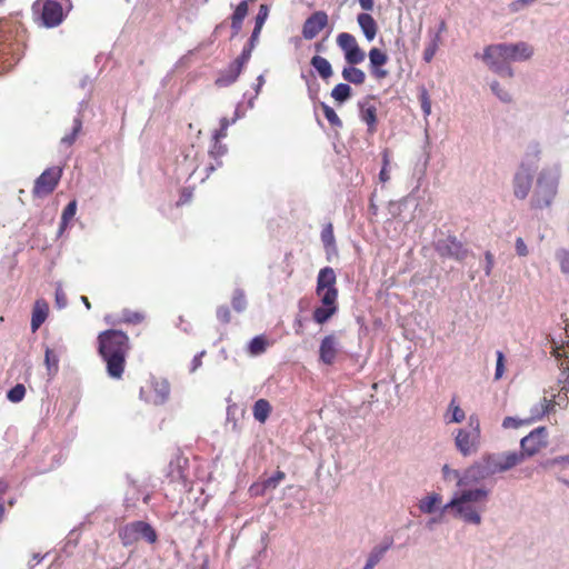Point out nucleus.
Segmentation results:
<instances>
[{
	"label": "nucleus",
	"instance_id": "obj_1",
	"mask_svg": "<svg viewBox=\"0 0 569 569\" xmlns=\"http://www.w3.org/2000/svg\"><path fill=\"white\" fill-rule=\"evenodd\" d=\"M489 498V490L485 487L460 489L441 508V512H449L453 518L472 526H480L482 513Z\"/></svg>",
	"mask_w": 569,
	"mask_h": 569
},
{
	"label": "nucleus",
	"instance_id": "obj_2",
	"mask_svg": "<svg viewBox=\"0 0 569 569\" xmlns=\"http://www.w3.org/2000/svg\"><path fill=\"white\" fill-rule=\"evenodd\" d=\"M533 56V48L527 42L497 43L485 48L482 60L490 70L501 77L512 78L511 62H523Z\"/></svg>",
	"mask_w": 569,
	"mask_h": 569
},
{
	"label": "nucleus",
	"instance_id": "obj_3",
	"mask_svg": "<svg viewBox=\"0 0 569 569\" xmlns=\"http://www.w3.org/2000/svg\"><path fill=\"white\" fill-rule=\"evenodd\" d=\"M99 353L107 363V372L113 379L122 377L129 338L120 330H107L99 335Z\"/></svg>",
	"mask_w": 569,
	"mask_h": 569
},
{
	"label": "nucleus",
	"instance_id": "obj_4",
	"mask_svg": "<svg viewBox=\"0 0 569 569\" xmlns=\"http://www.w3.org/2000/svg\"><path fill=\"white\" fill-rule=\"evenodd\" d=\"M560 179L561 164L559 162L546 164L537 176L531 206L537 209L550 207L558 193Z\"/></svg>",
	"mask_w": 569,
	"mask_h": 569
},
{
	"label": "nucleus",
	"instance_id": "obj_5",
	"mask_svg": "<svg viewBox=\"0 0 569 569\" xmlns=\"http://www.w3.org/2000/svg\"><path fill=\"white\" fill-rule=\"evenodd\" d=\"M455 447L462 457L478 452L481 446L480 421L477 415L468 419V428H458L452 432Z\"/></svg>",
	"mask_w": 569,
	"mask_h": 569
},
{
	"label": "nucleus",
	"instance_id": "obj_6",
	"mask_svg": "<svg viewBox=\"0 0 569 569\" xmlns=\"http://www.w3.org/2000/svg\"><path fill=\"white\" fill-rule=\"evenodd\" d=\"M546 347L550 353L560 362L563 372L568 371L566 385L563 388L569 389V331L567 327L559 328L557 331L549 332L546 336Z\"/></svg>",
	"mask_w": 569,
	"mask_h": 569
},
{
	"label": "nucleus",
	"instance_id": "obj_7",
	"mask_svg": "<svg viewBox=\"0 0 569 569\" xmlns=\"http://www.w3.org/2000/svg\"><path fill=\"white\" fill-rule=\"evenodd\" d=\"M119 538L124 547L134 545L140 540L148 543H154L158 540V535L150 523L146 521H132L119 530Z\"/></svg>",
	"mask_w": 569,
	"mask_h": 569
},
{
	"label": "nucleus",
	"instance_id": "obj_8",
	"mask_svg": "<svg viewBox=\"0 0 569 569\" xmlns=\"http://www.w3.org/2000/svg\"><path fill=\"white\" fill-rule=\"evenodd\" d=\"M18 28L16 24L0 21V60L9 62V56L18 61L20 44L17 40Z\"/></svg>",
	"mask_w": 569,
	"mask_h": 569
},
{
	"label": "nucleus",
	"instance_id": "obj_9",
	"mask_svg": "<svg viewBox=\"0 0 569 569\" xmlns=\"http://www.w3.org/2000/svg\"><path fill=\"white\" fill-rule=\"evenodd\" d=\"M490 475L506 472L525 461V453L507 451L483 457Z\"/></svg>",
	"mask_w": 569,
	"mask_h": 569
},
{
	"label": "nucleus",
	"instance_id": "obj_10",
	"mask_svg": "<svg viewBox=\"0 0 569 569\" xmlns=\"http://www.w3.org/2000/svg\"><path fill=\"white\" fill-rule=\"evenodd\" d=\"M337 46L341 49L348 64L357 66L366 59V52L359 47L353 34L341 32L337 36Z\"/></svg>",
	"mask_w": 569,
	"mask_h": 569
},
{
	"label": "nucleus",
	"instance_id": "obj_11",
	"mask_svg": "<svg viewBox=\"0 0 569 569\" xmlns=\"http://www.w3.org/2000/svg\"><path fill=\"white\" fill-rule=\"evenodd\" d=\"M62 167H51L46 169L34 181L32 193L34 197L48 196L58 186L61 176Z\"/></svg>",
	"mask_w": 569,
	"mask_h": 569
},
{
	"label": "nucleus",
	"instance_id": "obj_12",
	"mask_svg": "<svg viewBox=\"0 0 569 569\" xmlns=\"http://www.w3.org/2000/svg\"><path fill=\"white\" fill-rule=\"evenodd\" d=\"M548 432L546 427H538L520 441V453H525V459L536 455L541 448L547 446Z\"/></svg>",
	"mask_w": 569,
	"mask_h": 569
},
{
	"label": "nucleus",
	"instance_id": "obj_13",
	"mask_svg": "<svg viewBox=\"0 0 569 569\" xmlns=\"http://www.w3.org/2000/svg\"><path fill=\"white\" fill-rule=\"evenodd\" d=\"M490 476L487 463L485 459H482L480 462L471 465L462 472L461 478H459V488L470 489L469 487L487 479Z\"/></svg>",
	"mask_w": 569,
	"mask_h": 569
},
{
	"label": "nucleus",
	"instance_id": "obj_14",
	"mask_svg": "<svg viewBox=\"0 0 569 569\" xmlns=\"http://www.w3.org/2000/svg\"><path fill=\"white\" fill-rule=\"evenodd\" d=\"M328 24V14L325 11H316L303 23L302 36L306 40L316 38Z\"/></svg>",
	"mask_w": 569,
	"mask_h": 569
},
{
	"label": "nucleus",
	"instance_id": "obj_15",
	"mask_svg": "<svg viewBox=\"0 0 569 569\" xmlns=\"http://www.w3.org/2000/svg\"><path fill=\"white\" fill-rule=\"evenodd\" d=\"M64 18L61 3L57 0H46L42 6L41 19L46 27L53 28L59 26Z\"/></svg>",
	"mask_w": 569,
	"mask_h": 569
},
{
	"label": "nucleus",
	"instance_id": "obj_16",
	"mask_svg": "<svg viewBox=\"0 0 569 569\" xmlns=\"http://www.w3.org/2000/svg\"><path fill=\"white\" fill-rule=\"evenodd\" d=\"M532 174L533 171L518 167L512 180L513 194L517 199L523 200L528 197L532 187Z\"/></svg>",
	"mask_w": 569,
	"mask_h": 569
},
{
	"label": "nucleus",
	"instance_id": "obj_17",
	"mask_svg": "<svg viewBox=\"0 0 569 569\" xmlns=\"http://www.w3.org/2000/svg\"><path fill=\"white\" fill-rule=\"evenodd\" d=\"M336 273L330 267L322 268L317 278L316 293L319 298L333 291L335 298H338V290L336 288Z\"/></svg>",
	"mask_w": 569,
	"mask_h": 569
},
{
	"label": "nucleus",
	"instance_id": "obj_18",
	"mask_svg": "<svg viewBox=\"0 0 569 569\" xmlns=\"http://www.w3.org/2000/svg\"><path fill=\"white\" fill-rule=\"evenodd\" d=\"M337 299L338 298H335L333 291L330 293L327 292L323 298H320L321 306L313 311V320L317 323L323 325L337 312Z\"/></svg>",
	"mask_w": 569,
	"mask_h": 569
},
{
	"label": "nucleus",
	"instance_id": "obj_19",
	"mask_svg": "<svg viewBox=\"0 0 569 569\" xmlns=\"http://www.w3.org/2000/svg\"><path fill=\"white\" fill-rule=\"evenodd\" d=\"M340 351V342L335 335L326 336L319 347V359L325 365H332Z\"/></svg>",
	"mask_w": 569,
	"mask_h": 569
},
{
	"label": "nucleus",
	"instance_id": "obj_20",
	"mask_svg": "<svg viewBox=\"0 0 569 569\" xmlns=\"http://www.w3.org/2000/svg\"><path fill=\"white\" fill-rule=\"evenodd\" d=\"M359 117L367 124V132L373 134L377 131V107L371 99L359 102Z\"/></svg>",
	"mask_w": 569,
	"mask_h": 569
},
{
	"label": "nucleus",
	"instance_id": "obj_21",
	"mask_svg": "<svg viewBox=\"0 0 569 569\" xmlns=\"http://www.w3.org/2000/svg\"><path fill=\"white\" fill-rule=\"evenodd\" d=\"M437 249L441 256L453 258L456 260H462L467 257V249H465L461 242L455 238H448L440 241Z\"/></svg>",
	"mask_w": 569,
	"mask_h": 569
},
{
	"label": "nucleus",
	"instance_id": "obj_22",
	"mask_svg": "<svg viewBox=\"0 0 569 569\" xmlns=\"http://www.w3.org/2000/svg\"><path fill=\"white\" fill-rule=\"evenodd\" d=\"M393 539L385 537L378 545H376L369 552L365 569H373L391 549Z\"/></svg>",
	"mask_w": 569,
	"mask_h": 569
},
{
	"label": "nucleus",
	"instance_id": "obj_23",
	"mask_svg": "<svg viewBox=\"0 0 569 569\" xmlns=\"http://www.w3.org/2000/svg\"><path fill=\"white\" fill-rule=\"evenodd\" d=\"M247 62L242 61L239 57L232 61L227 69H224L220 76L216 80V84L218 87H228L232 84L238 77L240 76L244 64Z\"/></svg>",
	"mask_w": 569,
	"mask_h": 569
},
{
	"label": "nucleus",
	"instance_id": "obj_24",
	"mask_svg": "<svg viewBox=\"0 0 569 569\" xmlns=\"http://www.w3.org/2000/svg\"><path fill=\"white\" fill-rule=\"evenodd\" d=\"M542 154V148L539 142H530L523 153L522 160L519 164L520 168L535 171Z\"/></svg>",
	"mask_w": 569,
	"mask_h": 569
},
{
	"label": "nucleus",
	"instance_id": "obj_25",
	"mask_svg": "<svg viewBox=\"0 0 569 569\" xmlns=\"http://www.w3.org/2000/svg\"><path fill=\"white\" fill-rule=\"evenodd\" d=\"M368 56L372 76L377 79L386 78L388 72L381 69V67L387 63L388 56L378 48H372Z\"/></svg>",
	"mask_w": 569,
	"mask_h": 569
},
{
	"label": "nucleus",
	"instance_id": "obj_26",
	"mask_svg": "<svg viewBox=\"0 0 569 569\" xmlns=\"http://www.w3.org/2000/svg\"><path fill=\"white\" fill-rule=\"evenodd\" d=\"M283 471L278 470L273 476L264 479L261 483L251 486L250 490L253 495H263L268 490H273L284 479Z\"/></svg>",
	"mask_w": 569,
	"mask_h": 569
},
{
	"label": "nucleus",
	"instance_id": "obj_27",
	"mask_svg": "<svg viewBox=\"0 0 569 569\" xmlns=\"http://www.w3.org/2000/svg\"><path fill=\"white\" fill-rule=\"evenodd\" d=\"M357 22L368 41H372L377 36V22L369 13H359Z\"/></svg>",
	"mask_w": 569,
	"mask_h": 569
},
{
	"label": "nucleus",
	"instance_id": "obj_28",
	"mask_svg": "<svg viewBox=\"0 0 569 569\" xmlns=\"http://www.w3.org/2000/svg\"><path fill=\"white\" fill-rule=\"evenodd\" d=\"M321 241L326 250L327 259L331 260L333 256L336 257L338 254L336 238L333 234V227L331 223H328L322 228Z\"/></svg>",
	"mask_w": 569,
	"mask_h": 569
},
{
	"label": "nucleus",
	"instance_id": "obj_29",
	"mask_svg": "<svg viewBox=\"0 0 569 569\" xmlns=\"http://www.w3.org/2000/svg\"><path fill=\"white\" fill-rule=\"evenodd\" d=\"M49 312V306L44 300H37L33 310H32V318H31V330L32 332H36L41 325L46 321Z\"/></svg>",
	"mask_w": 569,
	"mask_h": 569
},
{
	"label": "nucleus",
	"instance_id": "obj_30",
	"mask_svg": "<svg viewBox=\"0 0 569 569\" xmlns=\"http://www.w3.org/2000/svg\"><path fill=\"white\" fill-rule=\"evenodd\" d=\"M441 501L442 497L437 492H432L419 501L418 508L422 513L430 515L439 508Z\"/></svg>",
	"mask_w": 569,
	"mask_h": 569
},
{
	"label": "nucleus",
	"instance_id": "obj_31",
	"mask_svg": "<svg viewBox=\"0 0 569 569\" xmlns=\"http://www.w3.org/2000/svg\"><path fill=\"white\" fill-rule=\"evenodd\" d=\"M310 64L323 80H328L333 74L331 63L321 56H313Z\"/></svg>",
	"mask_w": 569,
	"mask_h": 569
},
{
	"label": "nucleus",
	"instance_id": "obj_32",
	"mask_svg": "<svg viewBox=\"0 0 569 569\" xmlns=\"http://www.w3.org/2000/svg\"><path fill=\"white\" fill-rule=\"evenodd\" d=\"M60 352L47 347L44 350V365L49 378H53L59 371Z\"/></svg>",
	"mask_w": 569,
	"mask_h": 569
},
{
	"label": "nucleus",
	"instance_id": "obj_33",
	"mask_svg": "<svg viewBox=\"0 0 569 569\" xmlns=\"http://www.w3.org/2000/svg\"><path fill=\"white\" fill-rule=\"evenodd\" d=\"M341 74L346 81L357 86H360L366 81V73L361 69L356 68V66L349 64L345 67Z\"/></svg>",
	"mask_w": 569,
	"mask_h": 569
},
{
	"label": "nucleus",
	"instance_id": "obj_34",
	"mask_svg": "<svg viewBox=\"0 0 569 569\" xmlns=\"http://www.w3.org/2000/svg\"><path fill=\"white\" fill-rule=\"evenodd\" d=\"M466 419V413L462 408L452 399L448 406L445 415V421L447 423H460Z\"/></svg>",
	"mask_w": 569,
	"mask_h": 569
},
{
	"label": "nucleus",
	"instance_id": "obj_35",
	"mask_svg": "<svg viewBox=\"0 0 569 569\" xmlns=\"http://www.w3.org/2000/svg\"><path fill=\"white\" fill-rule=\"evenodd\" d=\"M252 411L254 419L260 423H263L271 412V406L268 400L259 399L254 402Z\"/></svg>",
	"mask_w": 569,
	"mask_h": 569
},
{
	"label": "nucleus",
	"instance_id": "obj_36",
	"mask_svg": "<svg viewBox=\"0 0 569 569\" xmlns=\"http://www.w3.org/2000/svg\"><path fill=\"white\" fill-rule=\"evenodd\" d=\"M153 392L151 401L154 405H162L169 397L170 387L167 381H158L153 385Z\"/></svg>",
	"mask_w": 569,
	"mask_h": 569
},
{
	"label": "nucleus",
	"instance_id": "obj_37",
	"mask_svg": "<svg viewBox=\"0 0 569 569\" xmlns=\"http://www.w3.org/2000/svg\"><path fill=\"white\" fill-rule=\"evenodd\" d=\"M82 130V121L80 118L73 120V126L70 133L64 134L60 140V147L70 148Z\"/></svg>",
	"mask_w": 569,
	"mask_h": 569
},
{
	"label": "nucleus",
	"instance_id": "obj_38",
	"mask_svg": "<svg viewBox=\"0 0 569 569\" xmlns=\"http://www.w3.org/2000/svg\"><path fill=\"white\" fill-rule=\"evenodd\" d=\"M77 212V201H70L62 211L61 222L59 227V233L61 234L68 227L69 221L74 217Z\"/></svg>",
	"mask_w": 569,
	"mask_h": 569
},
{
	"label": "nucleus",
	"instance_id": "obj_39",
	"mask_svg": "<svg viewBox=\"0 0 569 569\" xmlns=\"http://www.w3.org/2000/svg\"><path fill=\"white\" fill-rule=\"evenodd\" d=\"M269 346V342L266 340L262 336H257L249 342L248 351L251 356H259L262 355L267 347Z\"/></svg>",
	"mask_w": 569,
	"mask_h": 569
},
{
	"label": "nucleus",
	"instance_id": "obj_40",
	"mask_svg": "<svg viewBox=\"0 0 569 569\" xmlns=\"http://www.w3.org/2000/svg\"><path fill=\"white\" fill-rule=\"evenodd\" d=\"M331 97L339 103L346 102L351 97V88L347 83H338L331 91Z\"/></svg>",
	"mask_w": 569,
	"mask_h": 569
},
{
	"label": "nucleus",
	"instance_id": "obj_41",
	"mask_svg": "<svg viewBox=\"0 0 569 569\" xmlns=\"http://www.w3.org/2000/svg\"><path fill=\"white\" fill-rule=\"evenodd\" d=\"M551 406V402L547 401L546 398L542 399L540 402H538L531 408V416L530 418L527 419L528 422L530 423L535 420L542 418L549 411Z\"/></svg>",
	"mask_w": 569,
	"mask_h": 569
},
{
	"label": "nucleus",
	"instance_id": "obj_42",
	"mask_svg": "<svg viewBox=\"0 0 569 569\" xmlns=\"http://www.w3.org/2000/svg\"><path fill=\"white\" fill-rule=\"evenodd\" d=\"M439 44H440L439 33H431V39L423 51V60L426 62H430L433 59V57L439 48Z\"/></svg>",
	"mask_w": 569,
	"mask_h": 569
},
{
	"label": "nucleus",
	"instance_id": "obj_43",
	"mask_svg": "<svg viewBox=\"0 0 569 569\" xmlns=\"http://www.w3.org/2000/svg\"><path fill=\"white\" fill-rule=\"evenodd\" d=\"M259 36H260V31H257L253 29L248 44L243 48L241 54L239 56V58L242 61H246V62L249 61L252 50L254 49V47L257 46V43L259 41Z\"/></svg>",
	"mask_w": 569,
	"mask_h": 569
},
{
	"label": "nucleus",
	"instance_id": "obj_44",
	"mask_svg": "<svg viewBox=\"0 0 569 569\" xmlns=\"http://www.w3.org/2000/svg\"><path fill=\"white\" fill-rule=\"evenodd\" d=\"M490 89H491L492 93L501 102H505V103L511 102L512 97H511L510 92L507 89H505L498 81H492L490 83Z\"/></svg>",
	"mask_w": 569,
	"mask_h": 569
},
{
	"label": "nucleus",
	"instance_id": "obj_45",
	"mask_svg": "<svg viewBox=\"0 0 569 569\" xmlns=\"http://www.w3.org/2000/svg\"><path fill=\"white\" fill-rule=\"evenodd\" d=\"M556 259L559 262L561 272L569 274V249L557 250Z\"/></svg>",
	"mask_w": 569,
	"mask_h": 569
},
{
	"label": "nucleus",
	"instance_id": "obj_46",
	"mask_svg": "<svg viewBox=\"0 0 569 569\" xmlns=\"http://www.w3.org/2000/svg\"><path fill=\"white\" fill-rule=\"evenodd\" d=\"M269 16V8L267 4H260L259 11L254 19V30L260 31L262 30V27Z\"/></svg>",
	"mask_w": 569,
	"mask_h": 569
},
{
	"label": "nucleus",
	"instance_id": "obj_47",
	"mask_svg": "<svg viewBox=\"0 0 569 569\" xmlns=\"http://www.w3.org/2000/svg\"><path fill=\"white\" fill-rule=\"evenodd\" d=\"M322 110H323V114H325L326 119L328 120V122L331 126L338 127V128L342 127V121L340 120V118L338 117V114L331 107L322 103Z\"/></svg>",
	"mask_w": 569,
	"mask_h": 569
},
{
	"label": "nucleus",
	"instance_id": "obj_48",
	"mask_svg": "<svg viewBox=\"0 0 569 569\" xmlns=\"http://www.w3.org/2000/svg\"><path fill=\"white\" fill-rule=\"evenodd\" d=\"M24 395H26V388L23 385H16L13 388H11L8 393H7V398L11 401V402H20L23 398H24Z\"/></svg>",
	"mask_w": 569,
	"mask_h": 569
},
{
	"label": "nucleus",
	"instance_id": "obj_49",
	"mask_svg": "<svg viewBox=\"0 0 569 569\" xmlns=\"http://www.w3.org/2000/svg\"><path fill=\"white\" fill-rule=\"evenodd\" d=\"M247 307V300H246V297H244V293L242 290H236L234 293H233V297H232V308L238 311V312H241L246 309Z\"/></svg>",
	"mask_w": 569,
	"mask_h": 569
},
{
	"label": "nucleus",
	"instance_id": "obj_50",
	"mask_svg": "<svg viewBox=\"0 0 569 569\" xmlns=\"http://www.w3.org/2000/svg\"><path fill=\"white\" fill-rule=\"evenodd\" d=\"M419 100H420V106H421L423 116L426 118L429 117L431 114V101L429 98V93L425 88L421 89V91H420Z\"/></svg>",
	"mask_w": 569,
	"mask_h": 569
},
{
	"label": "nucleus",
	"instance_id": "obj_51",
	"mask_svg": "<svg viewBox=\"0 0 569 569\" xmlns=\"http://www.w3.org/2000/svg\"><path fill=\"white\" fill-rule=\"evenodd\" d=\"M462 472L459 470L450 468L448 465L442 467V477L446 481L455 480L457 487H459V478H461Z\"/></svg>",
	"mask_w": 569,
	"mask_h": 569
},
{
	"label": "nucleus",
	"instance_id": "obj_52",
	"mask_svg": "<svg viewBox=\"0 0 569 569\" xmlns=\"http://www.w3.org/2000/svg\"><path fill=\"white\" fill-rule=\"evenodd\" d=\"M496 355H497V362H496L495 380H499L502 378V376L505 373L506 359H505V355L502 351L498 350L496 352Z\"/></svg>",
	"mask_w": 569,
	"mask_h": 569
},
{
	"label": "nucleus",
	"instance_id": "obj_53",
	"mask_svg": "<svg viewBox=\"0 0 569 569\" xmlns=\"http://www.w3.org/2000/svg\"><path fill=\"white\" fill-rule=\"evenodd\" d=\"M143 320V316L139 312L131 311V310H123L122 311V321L127 323H139Z\"/></svg>",
	"mask_w": 569,
	"mask_h": 569
},
{
	"label": "nucleus",
	"instance_id": "obj_54",
	"mask_svg": "<svg viewBox=\"0 0 569 569\" xmlns=\"http://www.w3.org/2000/svg\"><path fill=\"white\" fill-rule=\"evenodd\" d=\"M56 307L58 309H63L67 307V296L61 287V283L57 284L56 293H54Z\"/></svg>",
	"mask_w": 569,
	"mask_h": 569
},
{
	"label": "nucleus",
	"instance_id": "obj_55",
	"mask_svg": "<svg viewBox=\"0 0 569 569\" xmlns=\"http://www.w3.org/2000/svg\"><path fill=\"white\" fill-rule=\"evenodd\" d=\"M527 423H529L527 419L521 420V419H518L515 417H506L502 421V427L506 429H509V428L516 429V428H519L520 426L527 425Z\"/></svg>",
	"mask_w": 569,
	"mask_h": 569
},
{
	"label": "nucleus",
	"instance_id": "obj_56",
	"mask_svg": "<svg viewBox=\"0 0 569 569\" xmlns=\"http://www.w3.org/2000/svg\"><path fill=\"white\" fill-rule=\"evenodd\" d=\"M515 249H516V253L519 257H527L529 254V249H528L525 240L520 237L517 238L515 241Z\"/></svg>",
	"mask_w": 569,
	"mask_h": 569
},
{
	"label": "nucleus",
	"instance_id": "obj_57",
	"mask_svg": "<svg viewBox=\"0 0 569 569\" xmlns=\"http://www.w3.org/2000/svg\"><path fill=\"white\" fill-rule=\"evenodd\" d=\"M247 13H248V3L246 1H241L237 6V8H236V10H234V12L232 14V18H234L237 20H242L243 21V19L246 18Z\"/></svg>",
	"mask_w": 569,
	"mask_h": 569
},
{
	"label": "nucleus",
	"instance_id": "obj_58",
	"mask_svg": "<svg viewBox=\"0 0 569 569\" xmlns=\"http://www.w3.org/2000/svg\"><path fill=\"white\" fill-rule=\"evenodd\" d=\"M493 266H495L493 254L490 251H487L485 253V267H483L486 276L491 274Z\"/></svg>",
	"mask_w": 569,
	"mask_h": 569
},
{
	"label": "nucleus",
	"instance_id": "obj_59",
	"mask_svg": "<svg viewBox=\"0 0 569 569\" xmlns=\"http://www.w3.org/2000/svg\"><path fill=\"white\" fill-rule=\"evenodd\" d=\"M217 318L219 321H221L223 323H228L230 321V311H229L228 307L220 306L217 309Z\"/></svg>",
	"mask_w": 569,
	"mask_h": 569
},
{
	"label": "nucleus",
	"instance_id": "obj_60",
	"mask_svg": "<svg viewBox=\"0 0 569 569\" xmlns=\"http://www.w3.org/2000/svg\"><path fill=\"white\" fill-rule=\"evenodd\" d=\"M226 151H227V148L223 144H220L219 141L218 142L214 141L213 146L210 150V154L217 159L218 157L223 156L226 153Z\"/></svg>",
	"mask_w": 569,
	"mask_h": 569
},
{
	"label": "nucleus",
	"instance_id": "obj_61",
	"mask_svg": "<svg viewBox=\"0 0 569 569\" xmlns=\"http://www.w3.org/2000/svg\"><path fill=\"white\" fill-rule=\"evenodd\" d=\"M549 463L552 466L566 465L569 467V455L555 457L549 461Z\"/></svg>",
	"mask_w": 569,
	"mask_h": 569
},
{
	"label": "nucleus",
	"instance_id": "obj_62",
	"mask_svg": "<svg viewBox=\"0 0 569 569\" xmlns=\"http://www.w3.org/2000/svg\"><path fill=\"white\" fill-rule=\"evenodd\" d=\"M203 355H204V351H201L193 357L192 363H191V372L196 371L201 366V363H202L201 358L203 357Z\"/></svg>",
	"mask_w": 569,
	"mask_h": 569
},
{
	"label": "nucleus",
	"instance_id": "obj_63",
	"mask_svg": "<svg viewBox=\"0 0 569 569\" xmlns=\"http://www.w3.org/2000/svg\"><path fill=\"white\" fill-rule=\"evenodd\" d=\"M358 2L366 11H371L373 9L375 0H358Z\"/></svg>",
	"mask_w": 569,
	"mask_h": 569
},
{
	"label": "nucleus",
	"instance_id": "obj_64",
	"mask_svg": "<svg viewBox=\"0 0 569 569\" xmlns=\"http://www.w3.org/2000/svg\"><path fill=\"white\" fill-rule=\"evenodd\" d=\"M379 180L382 183H386L387 181L390 180V173H389L388 168H381L380 173H379Z\"/></svg>",
	"mask_w": 569,
	"mask_h": 569
}]
</instances>
